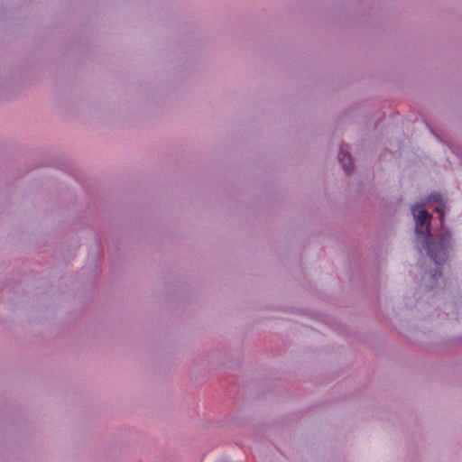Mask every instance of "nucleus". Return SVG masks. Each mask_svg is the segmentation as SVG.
<instances>
[{
  "instance_id": "obj_1",
  "label": "nucleus",
  "mask_w": 462,
  "mask_h": 462,
  "mask_svg": "<svg viewBox=\"0 0 462 462\" xmlns=\"http://www.w3.org/2000/svg\"><path fill=\"white\" fill-rule=\"evenodd\" d=\"M429 219L430 214L428 211L424 209L420 210L415 220V230L418 235L425 237V243L430 259L437 265H440L447 260V251L450 245L451 234L445 232L437 242L430 243V232L429 224L424 226Z\"/></svg>"
},
{
  "instance_id": "obj_2",
  "label": "nucleus",
  "mask_w": 462,
  "mask_h": 462,
  "mask_svg": "<svg viewBox=\"0 0 462 462\" xmlns=\"http://www.w3.org/2000/svg\"><path fill=\"white\" fill-rule=\"evenodd\" d=\"M339 162L346 173L352 171L353 161L347 151L341 149L338 154Z\"/></svg>"
},
{
  "instance_id": "obj_3",
  "label": "nucleus",
  "mask_w": 462,
  "mask_h": 462,
  "mask_svg": "<svg viewBox=\"0 0 462 462\" xmlns=\"http://www.w3.org/2000/svg\"><path fill=\"white\" fill-rule=\"evenodd\" d=\"M436 210L439 213V218H440V221L442 222L443 221L444 211L442 209H440L439 208H437Z\"/></svg>"
},
{
  "instance_id": "obj_4",
  "label": "nucleus",
  "mask_w": 462,
  "mask_h": 462,
  "mask_svg": "<svg viewBox=\"0 0 462 462\" xmlns=\"http://www.w3.org/2000/svg\"><path fill=\"white\" fill-rule=\"evenodd\" d=\"M436 275L440 276V275H441V273H440V272H436V273L433 274V277H435Z\"/></svg>"
},
{
  "instance_id": "obj_5",
  "label": "nucleus",
  "mask_w": 462,
  "mask_h": 462,
  "mask_svg": "<svg viewBox=\"0 0 462 462\" xmlns=\"http://www.w3.org/2000/svg\"><path fill=\"white\" fill-rule=\"evenodd\" d=\"M416 208H417V207H414V208H412V212H413V215H414V216H415V214H416Z\"/></svg>"
},
{
  "instance_id": "obj_6",
  "label": "nucleus",
  "mask_w": 462,
  "mask_h": 462,
  "mask_svg": "<svg viewBox=\"0 0 462 462\" xmlns=\"http://www.w3.org/2000/svg\"><path fill=\"white\" fill-rule=\"evenodd\" d=\"M435 200H438L439 199V196H435Z\"/></svg>"
}]
</instances>
